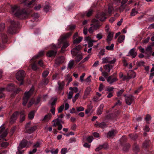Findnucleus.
Returning a JSON list of instances; mask_svg holds the SVG:
<instances>
[{"instance_id":"1","label":"nucleus","mask_w":154,"mask_h":154,"mask_svg":"<svg viewBox=\"0 0 154 154\" xmlns=\"http://www.w3.org/2000/svg\"><path fill=\"white\" fill-rule=\"evenodd\" d=\"M72 34V32H69L61 36L58 40V45L57 46L55 45L52 44L50 47L52 50L48 51L46 55L49 57H54L57 53V48H60L62 44L63 45L61 49V52L63 53L65 51V49L69 45L66 39L71 36Z\"/></svg>"},{"instance_id":"2","label":"nucleus","mask_w":154,"mask_h":154,"mask_svg":"<svg viewBox=\"0 0 154 154\" xmlns=\"http://www.w3.org/2000/svg\"><path fill=\"white\" fill-rule=\"evenodd\" d=\"M11 13L20 19L26 18L28 17L29 13L25 9H21L17 5L11 6Z\"/></svg>"},{"instance_id":"3","label":"nucleus","mask_w":154,"mask_h":154,"mask_svg":"<svg viewBox=\"0 0 154 154\" xmlns=\"http://www.w3.org/2000/svg\"><path fill=\"white\" fill-rule=\"evenodd\" d=\"M44 54V52L43 51H41L39 52L38 54L34 56L30 60L31 62V65L32 66V69L34 70H36L39 69L37 65H38L41 66H44V63L42 60H40L38 62V63L35 59H38V57L42 56Z\"/></svg>"},{"instance_id":"4","label":"nucleus","mask_w":154,"mask_h":154,"mask_svg":"<svg viewBox=\"0 0 154 154\" xmlns=\"http://www.w3.org/2000/svg\"><path fill=\"white\" fill-rule=\"evenodd\" d=\"M11 25L9 27L8 30V32L11 34H13L17 32V29L20 27V23L19 22L14 20H11Z\"/></svg>"},{"instance_id":"5","label":"nucleus","mask_w":154,"mask_h":154,"mask_svg":"<svg viewBox=\"0 0 154 154\" xmlns=\"http://www.w3.org/2000/svg\"><path fill=\"white\" fill-rule=\"evenodd\" d=\"M127 140V138L125 136H123L120 140L121 144L122 146V150L125 152L128 151L131 146L129 143H125Z\"/></svg>"},{"instance_id":"6","label":"nucleus","mask_w":154,"mask_h":154,"mask_svg":"<svg viewBox=\"0 0 154 154\" xmlns=\"http://www.w3.org/2000/svg\"><path fill=\"white\" fill-rule=\"evenodd\" d=\"M25 72L23 70H20L17 73L16 76L17 80L19 82V85H21L23 83V79L25 76Z\"/></svg>"},{"instance_id":"7","label":"nucleus","mask_w":154,"mask_h":154,"mask_svg":"<svg viewBox=\"0 0 154 154\" xmlns=\"http://www.w3.org/2000/svg\"><path fill=\"white\" fill-rule=\"evenodd\" d=\"M6 90L8 91H12L14 93L17 94L20 91V88L16 89L14 85L12 83L8 84L6 88Z\"/></svg>"},{"instance_id":"8","label":"nucleus","mask_w":154,"mask_h":154,"mask_svg":"<svg viewBox=\"0 0 154 154\" xmlns=\"http://www.w3.org/2000/svg\"><path fill=\"white\" fill-rule=\"evenodd\" d=\"M27 144V141L25 139L23 140L20 143L18 147V152L17 154H22L23 151H21L20 150L26 147Z\"/></svg>"},{"instance_id":"9","label":"nucleus","mask_w":154,"mask_h":154,"mask_svg":"<svg viewBox=\"0 0 154 154\" xmlns=\"http://www.w3.org/2000/svg\"><path fill=\"white\" fill-rule=\"evenodd\" d=\"M58 84L59 85L58 93L60 95H63L64 93L63 90L65 86V83L63 81L60 82H58Z\"/></svg>"},{"instance_id":"10","label":"nucleus","mask_w":154,"mask_h":154,"mask_svg":"<svg viewBox=\"0 0 154 154\" xmlns=\"http://www.w3.org/2000/svg\"><path fill=\"white\" fill-rule=\"evenodd\" d=\"M95 17L97 20L95 19H94L93 20H95L96 22H97V20H100L101 21L103 22L106 19L105 14L104 13H98L96 14Z\"/></svg>"},{"instance_id":"11","label":"nucleus","mask_w":154,"mask_h":154,"mask_svg":"<svg viewBox=\"0 0 154 154\" xmlns=\"http://www.w3.org/2000/svg\"><path fill=\"white\" fill-rule=\"evenodd\" d=\"M116 73H115L109 76L107 80V82L110 84H112L113 82L117 81L118 79L116 77Z\"/></svg>"},{"instance_id":"12","label":"nucleus","mask_w":154,"mask_h":154,"mask_svg":"<svg viewBox=\"0 0 154 154\" xmlns=\"http://www.w3.org/2000/svg\"><path fill=\"white\" fill-rule=\"evenodd\" d=\"M111 58L110 57H106V58H104L102 59L103 63H109L110 64H113L116 61V59L114 58L112 60H111Z\"/></svg>"},{"instance_id":"13","label":"nucleus","mask_w":154,"mask_h":154,"mask_svg":"<svg viewBox=\"0 0 154 154\" xmlns=\"http://www.w3.org/2000/svg\"><path fill=\"white\" fill-rule=\"evenodd\" d=\"M82 48V46L80 45L76 46L74 48L71 50V54L74 56H76L78 53L79 51Z\"/></svg>"},{"instance_id":"14","label":"nucleus","mask_w":154,"mask_h":154,"mask_svg":"<svg viewBox=\"0 0 154 154\" xmlns=\"http://www.w3.org/2000/svg\"><path fill=\"white\" fill-rule=\"evenodd\" d=\"M35 93V88L33 86H32L30 90L28 91H26L24 93V96H31L33 95Z\"/></svg>"},{"instance_id":"15","label":"nucleus","mask_w":154,"mask_h":154,"mask_svg":"<svg viewBox=\"0 0 154 154\" xmlns=\"http://www.w3.org/2000/svg\"><path fill=\"white\" fill-rule=\"evenodd\" d=\"M19 114L18 111H16L13 114L10 119V122L12 124L16 121Z\"/></svg>"},{"instance_id":"16","label":"nucleus","mask_w":154,"mask_h":154,"mask_svg":"<svg viewBox=\"0 0 154 154\" xmlns=\"http://www.w3.org/2000/svg\"><path fill=\"white\" fill-rule=\"evenodd\" d=\"M52 122H54V124L53 125V127H56L57 125L61 124V123L63 124L64 123V122L62 121V119H59V118H57L53 120Z\"/></svg>"},{"instance_id":"17","label":"nucleus","mask_w":154,"mask_h":154,"mask_svg":"<svg viewBox=\"0 0 154 154\" xmlns=\"http://www.w3.org/2000/svg\"><path fill=\"white\" fill-rule=\"evenodd\" d=\"M128 0H122L121 2V6L119 8V10L121 11H123L127 6V5L125 4Z\"/></svg>"},{"instance_id":"18","label":"nucleus","mask_w":154,"mask_h":154,"mask_svg":"<svg viewBox=\"0 0 154 154\" xmlns=\"http://www.w3.org/2000/svg\"><path fill=\"white\" fill-rule=\"evenodd\" d=\"M125 97V102L127 105H130L134 102V98L133 97Z\"/></svg>"},{"instance_id":"19","label":"nucleus","mask_w":154,"mask_h":154,"mask_svg":"<svg viewBox=\"0 0 154 154\" xmlns=\"http://www.w3.org/2000/svg\"><path fill=\"white\" fill-rule=\"evenodd\" d=\"M57 100L56 97H52L48 102V104L51 105V106H54L56 105Z\"/></svg>"},{"instance_id":"20","label":"nucleus","mask_w":154,"mask_h":154,"mask_svg":"<svg viewBox=\"0 0 154 154\" xmlns=\"http://www.w3.org/2000/svg\"><path fill=\"white\" fill-rule=\"evenodd\" d=\"M64 57L61 56L58 57L56 60L55 63L58 65L64 62Z\"/></svg>"},{"instance_id":"21","label":"nucleus","mask_w":154,"mask_h":154,"mask_svg":"<svg viewBox=\"0 0 154 154\" xmlns=\"http://www.w3.org/2000/svg\"><path fill=\"white\" fill-rule=\"evenodd\" d=\"M135 48H133L131 49L128 53L129 56H131L133 58H134L137 55V53L135 52Z\"/></svg>"},{"instance_id":"22","label":"nucleus","mask_w":154,"mask_h":154,"mask_svg":"<svg viewBox=\"0 0 154 154\" xmlns=\"http://www.w3.org/2000/svg\"><path fill=\"white\" fill-rule=\"evenodd\" d=\"M103 107L104 105L103 104H101L100 105L97 110V114L98 115H100L102 114Z\"/></svg>"},{"instance_id":"23","label":"nucleus","mask_w":154,"mask_h":154,"mask_svg":"<svg viewBox=\"0 0 154 154\" xmlns=\"http://www.w3.org/2000/svg\"><path fill=\"white\" fill-rule=\"evenodd\" d=\"M128 75H129V78H134L136 76L135 72L132 70H129L127 73Z\"/></svg>"},{"instance_id":"24","label":"nucleus","mask_w":154,"mask_h":154,"mask_svg":"<svg viewBox=\"0 0 154 154\" xmlns=\"http://www.w3.org/2000/svg\"><path fill=\"white\" fill-rule=\"evenodd\" d=\"M37 129V127L36 126H34L32 127H30V128L27 130V131L26 133L29 134L32 133Z\"/></svg>"},{"instance_id":"25","label":"nucleus","mask_w":154,"mask_h":154,"mask_svg":"<svg viewBox=\"0 0 154 154\" xmlns=\"http://www.w3.org/2000/svg\"><path fill=\"white\" fill-rule=\"evenodd\" d=\"M25 112L24 111H22L20 112V122H22L25 119Z\"/></svg>"},{"instance_id":"26","label":"nucleus","mask_w":154,"mask_h":154,"mask_svg":"<svg viewBox=\"0 0 154 154\" xmlns=\"http://www.w3.org/2000/svg\"><path fill=\"white\" fill-rule=\"evenodd\" d=\"M113 66L110 64H106L104 66V69L108 72H110V69L113 68Z\"/></svg>"},{"instance_id":"27","label":"nucleus","mask_w":154,"mask_h":154,"mask_svg":"<svg viewBox=\"0 0 154 154\" xmlns=\"http://www.w3.org/2000/svg\"><path fill=\"white\" fill-rule=\"evenodd\" d=\"M128 136L131 139L134 140H136L138 137L137 134L135 133L130 134Z\"/></svg>"},{"instance_id":"28","label":"nucleus","mask_w":154,"mask_h":154,"mask_svg":"<svg viewBox=\"0 0 154 154\" xmlns=\"http://www.w3.org/2000/svg\"><path fill=\"white\" fill-rule=\"evenodd\" d=\"M35 112V110H32L29 112L28 115V118L29 119L32 120L33 119Z\"/></svg>"},{"instance_id":"29","label":"nucleus","mask_w":154,"mask_h":154,"mask_svg":"<svg viewBox=\"0 0 154 154\" xmlns=\"http://www.w3.org/2000/svg\"><path fill=\"white\" fill-rule=\"evenodd\" d=\"M51 116H52L51 114L48 113L45 116L44 118L42 120V121H48L51 119Z\"/></svg>"},{"instance_id":"30","label":"nucleus","mask_w":154,"mask_h":154,"mask_svg":"<svg viewBox=\"0 0 154 154\" xmlns=\"http://www.w3.org/2000/svg\"><path fill=\"white\" fill-rule=\"evenodd\" d=\"M133 148L134 151L136 152H138L140 150L139 146L136 143H134L133 146Z\"/></svg>"},{"instance_id":"31","label":"nucleus","mask_w":154,"mask_h":154,"mask_svg":"<svg viewBox=\"0 0 154 154\" xmlns=\"http://www.w3.org/2000/svg\"><path fill=\"white\" fill-rule=\"evenodd\" d=\"M83 38L82 37H79L78 38H75L73 39V43L74 44H79L82 40Z\"/></svg>"},{"instance_id":"32","label":"nucleus","mask_w":154,"mask_h":154,"mask_svg":"<svg viewBox=\"0 0 154 154\" xmlns=\"http://www.w3.org/2000/svg\"><path fill=\"white\" fill-rule=\"evenodd\" d=\"M113 33L112 32H109L107 36V40L108 42L109 43L113 37Z\"/></svg>"},{"instance_id":"33","label":"nucleus","mask_w":154,"mask_h":154,"mask_svg":"<svg viewBox=\"0 0 154 154\" xmlns=\"http://www.w3.org/2000/svg\"><path fill=\"white\" fill-rule=\"evenodd\" d=\"M36 0H32L30 2L26 3V5L27 7L28 8H31L33 6V3H34Z\"/></svg>"},{"instance_id":"34","label":"nucleus","mask_w":154,"mask_h":154,"mask_svg":"<svg viewBox=\"0 0 154 154\" xmlns=\"http://www.w3.org/2000/svg\"><path fill=\"white\" fill-rule=\"evenodd\" d=\"M29 97H23V104L24 106H26L27 101L29 99Z\"/></svg>"},{"instance_id":"35","label":"nucleus","mask_w":154,"mask_h":154,"mask_svg":"<svg viewBox=\"0 0 154 154\" xmlns=\"http://www.w3.org/2000/svg\"><path fill=\"white\" fill-rule=\"evenodd\" d=\"M125 37V36L124 35H120L118 38V42L120 43H121L124 40Z\"/></svg>"},{"instance_id":"36","label":"nucleus","mask_w":154,"mask_h":154,"mask_svg":"<svg viewBox=\"0 0 154 154\" xmlns=\"http://www.w3.org/2000/svg\"><path fill=\"white\" fill-rule=\"evenodd\" d=\"M77 56L75 58V60L77 62H79L82 58V56L81 54H78L76 55Z\"/></svg>"},{"instance_id":"37","label":"nucleus","mask_w":154,"mask_h":154,"mask_svg":"<svg viewBox=\"0 0 154 154\" xmlns=\"http://www.w3.org/2000/svg\"><path fill=\"white\" fill-rule=\"evenodd\" d=\"M8 133V131L7 130H5L2 134L0 136V140L3 138L7 136Z\"/></svg>"},{"instance_id":"38","label":"nucleus","mask_w":154,"mask_h":154,"mask_svg":"<svg viewBox=\"0 0 154 154\" xmlns=\"http://www.w3.org/2000/svg\"><path fill=\"white\" fill-rule=\"evenodd\" d=\"M138 12L136 11V8H134L132 9L131 13L130 15L131 16H134L136 14H137Z\"/></svg>"},{"instance_id":"39","label":"nucleus","mask_w":154,"mask_h":154,"mask_svg":"<svg viewBox=\"0 0 154 154\" xmlns=\"http://www.w3.org/2000/svg\"><path fill=\"white\" fill-rule=\"evenodd\" d=\"M74 62L73 61H70L68 64V69H70L73 67Z\"/></svg>"},{"instance_id":"40","label":"nucleus","mask_w":154,"mask_h":154,"mask_svg":"<svg viewBox=\"0 0 154 154\" xmlns=\"http://www.w3.org/2000/svg\"><path fill=\"white\" fill-rule=\"evenodd\" d=\"M91 89L89 87H88L86 89L85 91V94L86 95H89L91 91Z\"/></svg>"},{"instance_id":"41","label":"nucleus","mask_w":154,"mask_h":154,"mask_svg":"<svg viewBox=\"0 0 154 154\" xmlns=\"http://www.w3.org/2000/svg\"><path fill=\"white\" fill-rule=\"evenodd\" d=\"M35 101V99L33 97L32 98L31 100L29 102V103L27 105V107L28 108L30 107L33 104Z\"/></svg>"},{"instance_id":"42","label":"nucleus","mask_w":154,"mask_h":154,"mask_svg":"<svg viewBox=\"0 0 154 154\" xmlns=\"http://www.w3.org/2000/svg\"><path fill=\"white\" fill-rule=\"evenodd\" d=\"M114 44H112L111 45L106 46V48L108 50H112L113 49Z\"/></svg>"},{"instance_id":"43","label":"nucleus","mask_w":154,"mask_h":154,"mask_svg":"<svg viewBox=\"0 0 154 154\" xmlns=\"http://www.w3.org/2000/svg\"><path fill=\"white\" fill-rule=\"evenodd\" d=\"M31 124L30 122H29L27 123L25 126V132L26 133L27 131V130L29 129L30 128V125Z\"/></svg>"},{"instance_id":"44","label":"nucleus","mask_w":154,"mask_h":154,"mask_svg":"<svg viewBox=\"0 0 154 154\" xmlns=\"http://www.w3.org/2000/svg\"><path fill=\"white\" fill-rule=\"evenodd\" d=\"M48 74L49 72L48 71H45L42 73V76L43 78H45L48 76Z\"/></svg>"},{"instance_id":"45","label":"nucleus","mask_w":154,"mask_h":154,"mask_svg":"<svg viewBox=\"0 0 154 154\" xmlns=\"http://www.w3.org/2000/svg\"><path fill=\"white\" fill-rule=\"evenodd\" d=\"M69 89L70 90H72L73 91V93H76L78 91V88L76 87H74L73 88L70 87Z\"/></svg>"},{"instance_id":"46","label":"nucleus","mask_w":154,"mask_h":154,"mask_svg":"<svg viewBox=\"0 0 154 154\" xmlns=\"http://www.w3.org/2000/svg\"><path fill=\"white\" fill-rule=\"evenodd\" d=\"M114 130H112L110 131H109L107 134V136H109L110 137L112 136H113L114 135Z\"/></svg>"},{"instance_id":"47","label":"nucleus","mask_w":154,"mask_h":154,"mask_svg":"<svg viewBox=\"0 0 154 154\" xmlns=\"http://www.w3.org/2000/svg\"><path fill=\"white\" fill-rule=\"evenodd\" d=\"M106 126V123L104 122H103L99 124V127L101 128H103Z\"/></svg>"},{"instance_id":"48","label":"nucleus","mask_w":154,"mask_h":154,"mask_svg":"<svg viewBox=\"0 0 154 154\" xmlns=\"http://www.w3.org/2000/svg\"><path fill=\"white\" fill-rule=\"evenodd\" d=\"M50 8V7L48 5H45L44 7V11L46 12H48Z\"/></svg>"},{"instance_id":"49","label":"nucleus","mask_w":154,"mask_h":154,"mask_svg":"<svg viewBox=\"0 0 154 154\" xmlns=\"http://www.w3.org/2000/svg\"><path fill=\"white\" fill-rule=\"evenodd\" d=\"M49 82L48 79L47 78H44L42 80L43 84L45 85H47Z\"/></svg>"},{"instance_id":"50","label":"nucleus","mask_w":154,"mask_h":154,"mask_svg":"<svg viewBox=\"0 0 154 154\" xmlns=\"http://www.w3.org/2000/svg\"><path fill=\"white\" fill-rule=\"evenodd\" d=\"M146 51L147 52L151 53L152 52V48L150 46H149L146 49Z\"/></svg>"},{"instance_id":"51","label":"nucleus","mask_w":154,"mask_h":154,"mask_svg":"<svg viewBox=\"0 0 154 154\" xmlns=\"http://www.w3.org/2000/svg\"><path fill=\"white\" fill-rule=\"evenodd\" d=\"M64 108V105L63 104L61 105L59 108L58 109V112L59 113H60L62 112Z\"/></svg>"},{"instance_id":"52","label":"nucleus","mask_w":154,"mask_h":154,"mask_svg":"<svg viewBox=\"0 0 154 154\" xmlns=\"http://www.w3.org/2000/svg\"><path fill=\"white\" fill-rule=\"evenodd\" d=\"M50 152L52 154H57L58 152V149H53L50 150Z\"/></svg>"},{"instance_id":"53","label":"nucleus","mask_w":154,"mask_h":154,"mask_svg":"<svg viewBox=\"0 0 154 154\" xmlns=\"http://www.w3.org/2000/svg\"><path fill=\"white\" fill-rule=\"evenodd\" d=\"M102 146V149H107L109 148V146L107 143H105L101 145Z\"/></svg>"},{"instance_id":"54","label":"nucleus","mask_w":154,"mask_h":154,"mask_svg":"<svg viewBox=\"0 0 154 154\" xmlns=\"http://www.w3.org/2000/svg\"><path fill=\"white\" fill-rule=\"evenodd\" d=\"M93 137L92 136H89L87 138V141L89 143H91L92 142L93 140Z\"/></svg>"},{"instance_id":"55","label":"nucleus","mask_w":154,"mask_h":154,"mask_svg":"<svg viewBox=\"0 0 154 154\" xmlns=\"http://www.w3.org/2000/svg\"><path fill=\"white\" fill-rule=\"evenodd\" d=\"M9 144V143L8 142H3L1 144V146L2 147L6 148L8 146Z\"/></svg>"},{"instance_id":"56","label":"nucleus","mask_w":154,"mask_h":154,"mask_svg":"<svg viewBox=\"0 0 154 154\" xmlns=\"http://www.w3.org/2000/svg\"><path fill=\"white\" fill-rule=\"evenodd\" d=\"M129 78V75H124V76L122 78V80L123 81L127 80L128 81L130 79Z\"/></svg>"},{"instance_id":"57","label":"nucleus","mask_w":154,"mask_h":154,"mask_svg":"<svg viewBox=\"0 0 154 154\" xmlns=\"http://www.w3.org/2000/svg\"><path fill=\"white\" fill-rule=\"evenodd\" d=\"M51 108L50 112L53 115H54L55 112V107L54 106H51Z\"/></svg>"},{"instance_id":"58","label":"nucleus","mask_w":154,"mask_h":154,"mask_svg":"<svg viewBox=\"0 0 154 154\" xmlns=\"http://www.w3.org/2000/svg\"><path fill=\"white\" fill-rule=\"evenodd\" d=\"M5 91V88H0V96H3L4 95L3 92Z\"/></svg>"},{"instance_id":"59","label":"nucleus","mask_w":154,"mask_h":154,"mask_svg":"<svg viewBox=\"0 0 154 154\" xmlns=\"http://www.w3.org/2000/svg\"><path fill=\"white\" fill-rule=\"evenodd\" d=\"M124 89H121L117 93V96H120L122 95V94L124 92Z\"/></svg>"},{"instance_id":"60","label":"nucleus","mask_w":154,"mask_h":154,"mask_svg":"<svg viewBox=\"0 0 154 154\" xmlns=\"http://www.w3.org/2000/svg\"><path fill=\"white\" fill-rule=\"evenodd\" d=\"M151 116L149 114H147L145 118V119L146 121H148L151 119Z\"/></svg>"},{"instance_id":"61","label":"nucleus","mask_w":154,"mask_h":154,"mask_svg":"<svg viewBox=\"0 0 154 154\" xmlns=\"http://www.w3.org/2000/svg\"><path fill=\"white\" fill-rule=\"evenodd\" d=\"M108 73V72H105L104 71L102 72V75L103 76H104V77H105L106 78H108L107 77L109 75Z\"/></svg>"},{"instance_id":"62","label":"nucleus","mask_w":154,"mask_h":154,"mask_svg":"<svg viewBox=\"0 0 154 154\" xmlns=\"http://www.w3.org/2000/svg\"><path fill=\"white\" fill-rule=\"evenodd\" d=\"M67 152V148H66L62 149L61 151V154H65Z\"/></svg>"},{"instance_id":"63","label":"nucleus","mask_w":154,"mask_h":154,"mask_svg":"<svg viewBox=\"0 0 154 154\" xmlns=\"http://www.w3.org/2000/svg\"><path fill=\"white\" fill-rule=\"evenodd\" d=\"M84 109V108L82 106H80L77 107L76 110L78 112L83 111Z\"/></svg>"},{"instance_id":"64","label":"nucleus","mask_w":154,"mask_h":154,"mask_svg":"<svg viewBox=\"0 0 154 154\" xmlns=\"http://www.w3.org/2000/svg\"><path fill=\"white\" fill-rule=\"evenodd\" d=\"M142 86L140 87L138 89L134 91V93L135 94L138 93L142 89Z\"/></svg>"}]
</instances>
